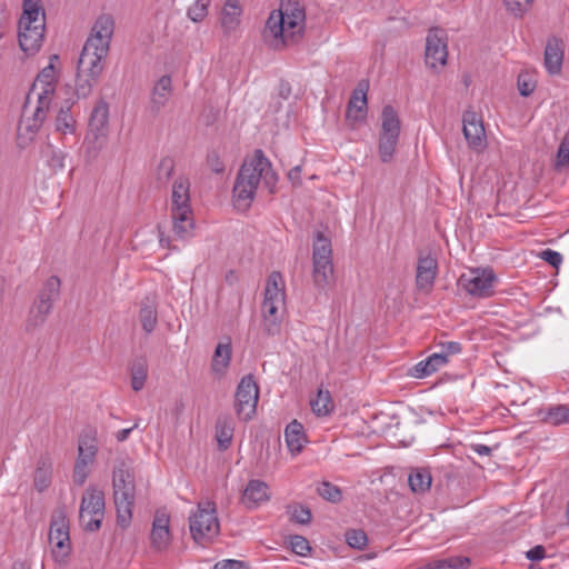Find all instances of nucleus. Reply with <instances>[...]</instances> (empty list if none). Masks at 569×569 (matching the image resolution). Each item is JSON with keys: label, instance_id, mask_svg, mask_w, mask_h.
Segmentation results:
<instances>
[{"label": "nucleus", "instance_id": "1", "mask_svg": "<svg viewBox=\"0 0 569 569\" xmlns=\"http://www.w3.org/2000/svg\"><path fill=\"white\" fill-rule=\"evenodd\" d=\"M113 31L112 16L101 14L97 18L78 60L74 87L78 98L88 97L93 86L98 83L104 68L103 61L108 56Z\"/></svg>", "mask_w": 569, "mask_h": 569}, {"label": "nucleus", "instance_id": "2", "mask_svg": "<svg viewBox=\"0 0 569 569\" xmlns=\"http://www.w3.org/2000/svg\"><path fill=\"white\" fill-rule=\"evenodd\" d=\"M260 181L270 193H274L278 176L263 151L257 149L250 159L244 160L234 181L233 203L238 210L246 211L250 208Z\"/></svg>", "mask_w": 569, "mask_h": 569}, {"label": "nucleus", "instance_id": "3", "mask_svg": "<svg viewBox=\"0 0 569 569\" xmlns=\"http://www.w3.org/2000/svg\"><path fill=\"white\" fill-rule=\"evenodd\" d=\"M305 21V11L298 3L286 6L281 0L280 9L272 11L266 22L263 38L270 39V44L279 49L295 41L297 33H300L301 23Z\"/></svg>", "mask_w": 569, "mask_h": 569}, {"label": "nucleus", "instance_id": "4", "mask_svg": "<svg viewBox=\"0 0 569 569\" xmlns=\"http://www.w3.org/2000/svg\"><path fill=\"white\" fill-rule=\"evenodd\" d=\"M46 30V12L40 0H23L22 16L19 19V46L28 56L42 47Z\"/></svg>", "mask_w": 569, "mask_h": 569}, {"label": "nucleus", "instance_id": "5", "mask_svg": "<svg viewBox=\"0 0 569 569\" xmlns=\"http://www.w3.org/2000/svg\"><path fill=\"white\" fill-rule=\"evenodd\" d=\"M113 500L117 522L121 528L129 527L136 501V481L132 468L126 460H118L112 472Z\"/></svg>", "mask_w": 569, "mask_h": 569}, {"label": "nucleus", "instance_id": "6", "mask_svg": "<svg viewBox=\"0 0 569 569\" xmlns=\"http://www.w3.org/2000/svg\"><path fill=\"white\" fill-rule=\"evenodd\" d=\"M189 189L190 182L183 177L176 179L172 186L171 217L173 221V232L180 239L190 237L193 229Z\"/></svg>", "mask_w": 569, "mask_h": 569}, {"label": "nucleus", "instance_id": "7", "mask_svg": "<svg viewBox=\"0 0 569 569\" xmlns=\"http://www.w3.org/2000/svg\"><path fill=\"white\" fill-rule=\"evenodd\" d=\"M189 528L198 545L206 546L212 541L220 531L214 502L199 503L197 511L189 518Z\"/></svg>", "mask_w": 569, "mask_h": 569}, {"label": "nucleus", "instance_id": "8", "mask_svg": "<svg viewBox=\"0 0 569 569\" xmlns=\"http://www.w3.org/2000/svg\"><path fill=\"white\" fill-rule=\"evenodd\" d=\"M60 279L56 276H51L43 284L42 289L38 293L32 308L30 309L26 330L31 331L46 322L48 315L52 310L53 302L60 296Z\"/></svg>", "mask_w": 569, "mask_h": 569}, {"label": "nucleus", "instance_id": "9", "mask_svg": "<svg viewBox=\"0 0 569 569\" xmlns=\"http://www.w3.org/2000/svg\"><path fill=\"white\" fill-rule=\"evenodd\" d=\"M97 430L92 427H86L78 439V458L73 468V482L82 486L88 478V466L91 465L97 456Z\"/></svg>", "mask_w": 569, "mask_h": 569}, {"label": "nucleus", "instance_id": "10", "mask_svg": "<svg viewBox=\"0 0 569 569\" xmlns=\"http://www.w3.org/2000/svg\"><path fill=\"white\" fill-rule=\"evenodd\" d=\"M104 493L93 487H89L82 497L79 520L81 526L90 532L101 528L104 517Z\"/></svg>", "mask_w": 569, "mask_h": 569}, {"label": "nucleus", "instance_id": "11", "mask_svg": "<svg viewBox=\"0 0 569 569\" xmlns=\"http://www.w3.org/2000/svg\"><path fill=\"white\" fill-rule=\"evenodd\" d=\"M259 400V387L252 375L241 378L234 395V410L237 416L243 420H251L256 415Z\"/></svg>", "mask_w": 569, "mask_h": 569}, {"label": "nucleus", "instance_id": "12", "mask_svg": "<svg viewBox=\"0 0 569 569\" xmlns=\"http://www.w3.org/2000/svg\"><path fill=\"white\" fill-rule=\"evenodd\" d=\"M497 277L492 269H470L458 279V286L469 295L478 298H487L493 295V283Z\"/></svg>", "mask_w": 569, "mask_h": 569}, {"label": "nucleus", "instance_id": "13", "mask_svg": "<svg viewBox=\"0 0 569 569\" xmlns=\"http://www.w3.org/2000/svg\"><path fill=\"white\" fill-rule=\"evenodd\" d=\"M108 124L109 106L107 102L100 101L91 111L86 140L93 143L96 148H101L106 141Z\"/></svg>", "mask_w": 569, "mask_h": 569}, {"label": "nucleus", "instance_id": "14", "mask_svg": "<svg viewBox=\"0 0 569 569\" xmlns=\"http://www.w3.org/2000/svg\"><path fill=\"white\" fill-rule=\"evenodd\" d=\"M49 541L52 545V552L56 557H66L70 551L69 525L61 512L54 517L50 525Z\"/></svg>", "mask_w": 569, "mask_h": 569}, {"label": "nucleus", "instance_id": "15", "mask_svg": "<svg viewBox=\"0 0 569 569\" xmlns=\"http://www.w3.org/2000/svg\"><path fill=\"white\" fill-rule=\"evenodd\" d=\"M463 136L470 148L481 150L486 147V131L482 119L471 110L462 116Z\"/></svg>", "mask_w": 569, "mask_h": 569}, {"label": "nucleus", "instance_id": "16", "mask_svg": "<svg viewBox=\"0 0 569 569\" xmlns=\"http://www.w3.org/2000/svg\"><path fill=\"white\" fill-rule=\"evenodd\" d=\"M440 29H430L426 39V64L430 68L445 66L447 63L448 50L447 42L439 36Z\"/></svg>", "mask_w": 569, "mask_h": 569}, {"label": "nucleus", "instance_id": "17", "mask_svg": "<svg viewBox=\"0 0 569 569\" xmlns=\"http://www.w3.org/2000/svg\"><path fill=\"white\" fill-rule=\"evenodd\" d=\"M438 273L437 259L430 253L420 250L416 270V286L419 290H430Z\"/></svg>", "mask_w": 569, "mask_h": 569}, {"label": "nucleus", "instance_id": "18", "mask_svg": "<svg viewBox=\"0 0 569 569\" xmlns=\"http://www.w3.org/2000/svg\"><path fill=\"white\" fill-rule=\"evenodd\" d=\"M367 89L368 83L360 81L352 91L347 106L346 118L348 121L359 122L365 120L367 112Z\"/></svg>", "mask_w": 569, "mask_h": 569}, {"label": "nucleus", "instance_id": "19", "mask_svg": "<svg viewBox=\"0 0 569 569\" xmlns=\"http://www.w3.org/2000/svg\"><path fill=\"white\" fill-rule=\"evenodd\" d=\"M269 499V487L259 479H252L247 483L241 498L243 505L249 509L257 508Z\"/></svg>", "mask_w": 569, "mask_h": 569}, {"label": "nucleus", "instance_id": "20", "mask_svg": "<svg viewBox=\"0 0 569 569\" xmlns=\"http://www.w3.org/2000/svg\"><path fill=\"white\" fill-rule=\"evenodd\" d=\"M54 74L56 69L52 63L42 69V71L37 76L28 96L23 109L26 110L28 107V102L30 100L31 94L33 93H42L48 96H53L56 91L54 84Z\"/></svg>", "mask_w": 569, "mask_h": 569}, {"label": "nucleus", "instance_id": "21", "mask_svg": "<svg viewBox=\"0 0 569 569\" xmlns=\"http://www.w3.org/2000/svg\"><path fill=\"white\" fill-rule=\"evenodd\" d=\"M563 61L562 41L557 37H551L547 41L545 49V67L550 74H558L561 71Z\"/></svg>", "mask_w": 569, "mask_h": 569}, {"label": "nucleus", "instance_id": "22", "mask_svg": "<svg viewBox=\"0 0 569 569\" xmlns=\"http://www.w3.org/2000/svg\"><path fill=\"white\" fill-rule=\"evenodd\" d=\"M169 516L164 512L157 511L150 533L152 547L157 550L166 549L169 542Z\"/></svg>", "mask_w": 569, "mask_h": 569}, {"label": "nucleus", "instance_id": "23", "mask_svg": "<svg viewBox=\"0 0 569 569\" xmlns=\"http://www.w3.org/2000/svg\"><path fill=\"white\" fill-rule=\"evenodd\" d=\"M73 99H67L60 106L58 113L54 119V127L56 131L67 136V134H74L77 130V121L71 112V109L74 104Z\"/></svg>", "mask_w": 569, "mask_h": 569}, {"label": "nucleus", "instance_id": "24", "mask_svg": "<svg viewBox=\"0 0 569 569\" xmlns=\"http://www.w3.org/2000/svg\"><path fill=\"white\" fill-rule=\"evenodd\" d=\"M171 94V78L162 76L153 87L150 101V111L152 114H158L166 106Z\"/></svg>", "mask_w": 569, "mask_h": 569}, {"label": "nucleus", "instance_id": "25", "mask_svg": "<svg viewBox=\"0 0 569 569\" xmlns=\"http://www.w3.org/2000/svg\"><path fill=\"white\" fill-rule=\"evenodd\" d=\"M139 320L147 335H150L156 329L158 323V311L153 297L148 296L141 301Z\"/></svg>", "mask_w": 569, "mask_h": 569}, {"label": "nucleus", "instance_id": "26", "mask_svg": "<svg viewBox=\"0 0 569 569\" xmlns=\"http://www.w3.org/2000/svg\"><path fill=\"white\" fill-rule=\"evenodd\" d=\"M284 440L291 453H299L307 441L302 423L292 420L284 429Z\"/></svg>", "mask_w": 569, "mask_h": 569}, {"label": "nucleus", "instance_id": "27", "mask_svg": "<svg viewBox=\"0 0 569 569\" xmlns=\"http://www.w3.org/2000/svg\"><path fill=\"white\" fill-rule=\"evenodd\" d=\"M312 280L316 288L323 290L333 277L332 260H312Z\"/></svg>", "mask_w": 569, "mask_h": 569}, {"label": "nucleus", "instance_id": "28", "mask_svg": "<svg viewBox=\"0 0 569 569\" xmlns=\"http://www.w3.org/2000/svg\"><path fill=\"white\" fill-rule=\"evenodd\" d=\"M52 477V462L50 457L41 456L37 463V469L34 472L33 483L34 488L42 492L44 491L51 483Z\"/></svg>", "mask_w": 569, "mask_h": 569}, {"label": "nucleus", "instance_id": "29", "mask_svg": "<svg viewBox=\"0 0 569 569\" xmlns=\"http://www.w3.org/2000/svg\"><path fill=\"white\" fill-rule=\"evenodd\" d=\"M380 134L399 137L400 120L392 106H385L381 112V132Z\"/></svg>", "mask_w": 569, "mask_h": 569}, {"label": "nucleus", "instance_id": "30", "mask_svg": "<svg viewBox=\"0 0 569 569\" xmlns=\"http://www.w3.org/2000/svg\"><path fill=\"white\" fill-rule=\"evenodd\" d=\"M231 342L218 343L211 361V370L214 373L223 375L231 360Z\"/></svg>", "mask_w": 569, "mask_h": 569}, {"label": "nucleus", "instance_id": "31", "mask_svg": "<svg viewBox=\"0 0 569 569\" xmlns=\"http://www.w3.org/2000/svg\"><path fill=\"white\" fill-rule=\"evenodd\" d=\"M273 300L276 302H284V286L283 279L280 272L272 271L268 279L264 289V299Z\"/></svg>", "mask_w": 569, "mask_h": 569}, {"label": "nucleus", "instance_id": "32", "mask_svg": "<svg viewBox=\"0 0 569 569\" xmlns=\"http://www.w3.org/2000/svg\"><path fill=\"white\" fill-rule=\"evenodd\" d=\"M408 482L410 489L416 493H423L431 487L432 477L427 468H417L409 475Z\"/></svg>", "mask_w": 569, "mask_h": 569}, {"label": "nucleus", "instance_id": "33", "mask_svg": "<svg viewBox=\"0 0 569 569\" xmlns=\"http://www.w3.org/2000/svg\"><path fill=\"white\" fill-rule=\"evenodd\" d=\"M216 437L221 450L229 448L233 437V423L228 417H219L216 422Z\"/></svg>", "mask_w": 569, "mask_h": 569}, {"label": "nucleus", "instance_id": "34", "mask_svg": "<svg viewBox=\"0 0 569 569\" xmlns=\"http://www.w3.org/2000/svg\"><path fill=\"white\" fill-rule=\"evenodd\" d=\"M241 8L238 0H227L222 9L221 24L226 31L233 30L239 23Z\"/></svg>", "mask_w": 569, "mask_h": 569}, {"label": "nucleus", "instance_id": "35", "mask_svg": "<svg viewBox=\"0 0 569 569\" xmlns=\"http://www.w3.org/2000/svg\"><path fill=\"white\" fill-rule=\"evenodd\" d=\"M131 387L134 391H140L148 377V365L144 358H137L132 361L130 368Z\"/></svg>", "mask_w": 569, "mask_h": 569}, {"label": "nucleus", "instance_id": "36", "mask_svg": "<svg viewBox=\"0 0 569 569\" xmlns=\"http://www.w3.org/2000/svg\"><path fill=\"white\" fill-rule=\"evenodd\" d=\"M312 260H332L331 240L321 231L316 232L312 246Z\"/></svg>", "mask_w": 569, "mask_h": 569}, {"label": "nucleus", "instance_id": "37", "mask_svg": "<svg viewBox=\"0 0 569 569\" xmlns=\"http://www.w3.org/2000/svg\"><path fill=\"white\" fill-rule=\"evenodd\" d=\"M41 127L42 123L33 117H26L21 119L18 126V139L24 143L32 141Z\"/></svg>", "mask_w": 569, "mask_h": 569}, {"label": "nucleus", "instance_id": "38", "mask_svg": "<svg viewBox=\"0 0 569 569\" xmlns=\"http://www.w3.org/2000/svg\"><path fill=\"white\" fill-rule=\"evenodd\" d=\"M312 411L317 416H327L333 410V402L328 390L319 389L317 398L310 401Z\"/></svg>", "mask_w": 569, "mask_h": 569}, {"label": "nucleus", "instance_id": "39", "mask_svg": "<svg viewBox=\"0 0 569 569\" xmlns=\"http://www.w3.org/2000/svg\"><path fill=\"white\" fill-rule=\"evenodd\" d=\"M399 137H390L380 134L379 137V156L382 162H389L396 151Z\"/></svg>", "mask_w": 569, "mask_h": 569}, {"label": "nucleus", "instance_id": "40", "mask_svg": "<svg viewBox=\"0 0 569 569\" xmlns=\"http://www.w3.org/2000/svg\"><path fill=\"white\" fill-rule=\"evenodd\" d=\"M470 563L467 557H451L427 565L429 569H466Z\"/></svg>", "mask_w": 569, "mask_h": 569}, {"label": "nucleus", "instance_id": "41", "mask_svg": "<svg viewBox=\"0 0 569 569\" xmlns=\"http://www.w3.org/2000/svg\"><path fill=\"white\" fill-rule=\"evenodd\" d=\"M37 94V107L32 112V116L34 119H37L40 123L43 124L46 121L51 103H52V97L48 94L42 93H36Z\"/></svg>", "mask_w": 569, "mask_h": 569}, {"label": "nucleus", "instance_id": "42", "mask_svg": "<svg viewBox=\"0 0 569 569\" xmlns=\"http://www.w3.org/2000/svg\"><path fill=\"white\" fill-rule=\"evenodd\" d=\"M317 492L321 498L332 503L339 502L342 498L340 488L329 481L321 482L317 488Z\"/></svg>", "mask_w": 569, "mask_h": 569}, {"label": "nucleus", "instance_id": "43", "mask_svg": "<svg viewBox=\"0 0 569 569\" xmlns=\"http://www.w3.org/2000/svg\"><path fill=\"white\" fill-rule=\"evenodd\" d=\"M287 512L290 515V520L299 525H308L312 519L310 509L302 505H290L287 507Z\"/></svg>", "mask_w": 569, "mask_h": 569}, {"label": "nucleus", "instance_id": "44", "mask_svg": "<svg viewBox=\"0 0 569 569\" xmlns=\"http://www.w3.org/2000/svg\"><path fill=\"white\" fill-rule=\"evenodd\" d=\"M47 164L53 170H62L64 168V159L67 153L54 149L52 144H48L46 150Z\"/></svg>", "mask_w": 569, "mask_h": 569}, {"label": "nucleus", "instance_id": "45", "mask_svg": "<svg viewBox=\"0 0 569 569\" xmlns=\"http://www.w3.org/2000/svg\"><path fill=\"white\" fill-rule=\"evenodd\" d=\"M346 542L356 549H363L368 543V537L361 529H349L345 533Z\"/></svg>", "mask_w": 569, "mask_h": 569}, {"label": "nucleus", "instance_id": "46", "mask_svg": "<svg viewBox=\"0 0 569 569\" xmlns=\"http://www.w3.org/2000/svg\"><path fill=\"white\" fill-rule=\"evenodd\" d=\"M174 170V161L170 157H164L160 160L157 167V180L160 183H167L171 178Z\"/></svg>", "mask_w": 569, "mask_h": 569}, {"label": "nucleus", "instance_id": "47", "mask_svg": "<svg viewBox=\"0 0 569 569\" xmlns=\"http://www.w3.org/2000/svg\"><path fill=\"white\" fill-rule=\"evenodd\" d=\"M187 14L193 22L202 21L208 14V1L196 0V2L189 7Z\"/></svg>", "mask_w": 569, "mask_h": 569}, {"label": "nucleus", "instance_id": "48", "mask_svg": "<svg viewBox=\"0 0 569 569\" xmlns=\"http://www.w3.org/2000/svg\"><path fill=\"white\" fill-rule=\"evenodd\" d=\"M517 86H518L519 93L522 97H528L533 92V90L536 88V80L529 73L522 72V73H519V76H518Z\"/></svg>", "mask_w": 569, "mask_h": 569}, {"label": "nucleus", "instance_id": "49", "mask_svg": "<svg viewBox=\"0 0 569 569\" xmlns=\"http://www.w3.org/2000/svg\"><path fill=\"white\" fill-rule=\"evenodd\" d=\"M290 546L291 550L298 556L306 557L311 551L309 541L305 537L299 535L290 537Z\"/></svg>", "mask_w": 569, "mask_h": 569}, {"label": "nucleus", "instance_id": "50", "mask_svg": "<svg viewBox=\"0 0 569 569\" xmlns=\"http://www.w3.org/2000/svg\"><path fill=\"white\" fill-rule=\"evenodd\" d=\"M548 419L555 425L569 422V407L556 406L550 408L548 411Z\"/></svg>", "mask_w": 569, "mask_h": 569}, {"label": "nucleus", "instance_id": "51", "mask_svg": "<svg viewBox=\"0 0 569 569\" xmlns=\"http://www.w3.org/2000/svg\"><path fill=\"white\" fill-rule=\"evenodd\" d=\"M569 164V134L561 140L556 158V168H562Z\"/></svg>", "mask_w": 569, "mask_h": 569}, {"label": "nucleus", "instance_id": "52", "mask_svg": "<svg viewBox=\"0 0 569 569\" xmlns=\"http://www.w3.org/2000/svg\"><path fill=\"white\" fill-rule=\"evenodd\" d=\"M262 317H263V322H262L263 331L270 337L280 335L281 318L280 317H276V318L274 317H266V316H262Z\"/></svg>", "mask_w": 569, "mask_h": 569}, {"label": "nucleus", "instance_id": "53", "mask_svg": "<svg viewBox=\"0 0 569 569\" xmlns=\"http://www.w3.org/2000/svg\"><path fill=\"white\" fill-rule=\"evenodd\" d=\"M433 373L431 365L427 359L419 361L412 368L409 369V375L413 378H425Z\"/></svg>", "mask_w": 569, "mask_h": 569}, {"label": "nucleus", "instance_id": "54", "mask_svg": "<svg viewBox=\"0 0 569 569\" xmlns=\"http://www.w3.org/2000/svg\"><path fill=\"white\" fill-rule=\"evenodd\" d=\"M207 164L214 173H222L224 171V163L222 162L220 154L216 150H210L207 153Z\"/></svg>", "mask_w": 569, "mask_h": 569}, {"label": "nucleus", "instance_id": "55", "mask_svg": "<svg viewBox=\"0 0 569 569\" xmlns=\"http://www.w3.org/2000/svg\"><path fill=\"white\" fill-rule=\"evenodd\" d=\"M539 257L553 268H559L562 262V256L558 251L551 249L541 251Z\"/></svg>", "mask_w": 569, "mask_h": 569}, {"label": "nucleus", "instance_id": "56", "mask_svg": "<svg viewBox=\"0 0 569 569\" xmlns=\"http://www.w3.org/2000/svg\"><path fill=\"white\" fill-rule=\"evenodd\" d=\"M284 302H276L273 300H263L262 302V316L266 317H280L279 316V307Z\"/></svg>", "mask_w": 569, "mask_h": 569}, {"label": "nucleus", "instance_id": "57", "mask_svg": "<svg viewBox=\"0 0 569 569\" xmlns=\"http://www.w3.org/2000/svg\"><path fill=\"white\" fill-rule=\"evenodd\" d=\"M441 353L448 359L449 356L461 352V343L457 341L440 342Z\"/></svg>", "mask_w": 569, "mask_h": 569}, {"label": "nucleus", "instance_id": "58", "mask_svg": "<svg viewBox=\"0 0 569 569\" xmlns=\"http://www.w3.org/2000/svg\"><path fill=\"white\" fill-rule=\"evenodd\" d=\"M431 365V370L436 372L440 367L447 363L448 359L441 352H435L427 358Z\"/></svg>", "mask_w": 569, "mask_h": 569}, {"label": "nucleus", "instance_id": "59", "mask_svg": "<svg viewBox=\"0 0 569 569\" xmlns=\"http://www.w3.org/2000/svg\"><path fill=\"white\" fill-rule=\"evenodd\" d=\"M546 550L541 545H537L526 552V557L531 561H540L545 558Z\"/></svg>", "mask_w": 569, "mask_h": 569}, {"label": "nucleus", "instance_id": "60", "mask_svg": "<svg viewBox=\"0 0 569 569\" xmlns=\"http://www.w3.org/2000/svg\"><path fill=\"white\" fill-rule=\"evenodd\" d=\"M214 569H243V562L238 560H224L216 563Z\"/></svg>", "mask_w": 569, "mask_h": 569}, {"label": "nucleus", "instance_id": "61", "mask_svg": "<svg viewBox=\"0 0 569 569\" xmlns=\"http://www.w3.org/2000/svg\"><path fill=\"white\" fill-rule=\"evenodd\" d=\"M288 179L291 181L293 186L301 184V166H295L288 172Z\"/></svg>", "mask_w": 569, "mask_h": 569}, {"label": "nucleus", "instance_id": "62", "mask_svg": "<svg viewBox=\"0 0 569 569\" xmlns=\"http://www.w3.org/2000/svg\"><path fill=\"white\" fill-rule=\"evenodd\" d=\"M469 449L479 456H490L495 448L481 443H471Z\"/></svg>", "mask_w": 569, "mask_h": 569}, {"label": "nucleus", "instance_id": "63", "mask_svg": "<svg viewBox=\"0 0 569 569\" xmlns=\"http://www.w3.org/2000/svg\"><path fill=\"white\" fill-rule=\"evenodd\" d=\"M506 4H507L508 9L517 16H521L526 11V6H527L525 3L522 4L520 1H511V0H506Z\"/></svg>", "mask_w": 569, "mask_h": 569}, {"label": "nucleus", "instance_id": "64", "mask_svg": "<svg viewBox=\"0 0 569 569\" xmlns=\"http://www.w3.org/2000/svg\"><path fill=\"white\" fill-rule=\"evenodd\" d=\"M279 96L284 100L289 99L291 96V86L288 81H280Z\"/></svg>", "mask_w": 569, "mask_h": 569}]
</instances>
